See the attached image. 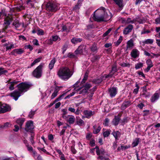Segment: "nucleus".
Masks as SVG:
<instances>
[{"instance_id":"obj_1","label":"nucleus","mask_w":160,"mask_h":160,"mask_svg":"<svg viewBox=\"0 0 160 160\" xmlns=\"http://www.w3.org/2000/svg\"><path fill=\"white\" fill-rule=\"evenodd\" d=\"M18 91L15 90L10 94L11 97L16 101L22 94L28 90L32 86V84L27 82H22L18 85Z\"/></svg>"},{"instance_id":"obj_2","label":"nucleus","mask_w":160,"mask_h":160,"mask_svg":"<svg viewBox=\"0 0 160 160\" xmlns=\"http://www.w3.org/2000/svg\"><path fill=\"white\" fill-rule=\"evenodd\" d=\"M102 14L100 15H96L94 14L93 18L94 20L97 22H106L111 18L112 16L109 11L103 7L98 10Z\"/></svg>"},{"instance_id":"obj_3","label":"nucleus","mask_w":160,"mask_h":160,"mask_svg":"<svg viewBox=\"0 0 160 160\" xmlns=\"http://www.w3.org/2000/svg\"><path fill=\"white\" fill-rule=\"evenodd\" d=\"M72 72L67 67H62L59 70L58 74L62 79L67 80L72 75Z\"/></svg>"},{"instance_id":"obj_4","label":"nucleus","mask_w":160,"mask_h":160,"mask_svg":"<svg viewBox=\"0 0 160 160\" xmlns=\"http://www.w3.org/2000/svg\"><path fill=\"white\" fill-rule=\"evenodd\" d=\"M91 86H92L90 84L87 83L84 86L81 88H79L77 89L75 88L72 93L65 97V99H66L67 98H69L70 97L73 96L76 93L79 94H85L87 93L88 89L90 88Z\"/></svg>"},{"instance_id":"obj_5","label":"nucleus","mask_w":160,"mask_h":160,"mask_svg":"<svg viewBox=\"0 0 160 160\" xmlns=\"http://www.w3.org/2000/svg\"><path fill=\"white\" fill-rule=\"evenodd\" d=\"M47 11L51 12H55L59 9V5L52 0H50L46 4Z\"/></svg>"},{"instance_id":"obj_6","label":"nucleus","mask_w":160,"mask_h":160,"mask_svg":"<svg viewBox=\"0 0 160 160\" xmlns=\"http://www.w3.org/2000/svg\"><path fill=\"white\" fill-rule=\"evenodd\" d=\"M42 67V65L40 64L33 71L32 74L34 77L39 78L41 76Z\"/></svg>"},{"instance_id":"obj_7","label":"nucleus","mask_w":160,"mask_h":160,"mask_svg":"<svg viewBox=\"0 0 160 160\" xmlns=\"http://www.w3.org/2000/svg\"><path fill=\"white\" fill-rule=\"evenodd\" d=\"M11 110L10 107L8 105L3 103L0 105V113H3Z\"/></svg>"},{"instance_id":"obj_8","label":"nucleus","mask_w":160,"mask_h":160,"mask_svg":"<svg viewBox=\"0 0 160 160\" xmlns=\"http://www.w3.org/2000/svg\"><path fill=\"white\" fill-rule=\"evenodd\" d=\"M34 128L33 122L32 121L27 122L25 128V130L27 131L32 130Z\"/></svg>"},{"instance_id":"obj_9","label":"nucleus","mask_w":160,"mask_h":160,"mask_svg":"<svg viewBox=\"0 0 160 160\" xmlns=\"http://www.w3.org/2000/svg\"><path fill=\"white\" fill-rule=\"evenodd\" d=\"M133 28V26L131 24L128 25L124 29L123 33L124 34L127 35L131 32Z\"/></svg>"},{"instance_id":"obj_10","label":"nucleus","mask_w":160,"mask_h":160,"mask_svg":"<svg viewBox=\"0 0 160 160\" xmlns=\"http://www.w3.org/2000/svg\"><path fill=\"white\" fill-rule=\"evenodd\" d=\"M17 83L16 81L8 82L7 84V87L10 90H12L14 89V86L17 85Z\"/></svg>"},{"instance_id":"obj_11","label":"nucleus","mask_w":160,"mask_h":160,"mask_svg":"<svg viewBox=\"0 0 160 160\" xmlns=\"http://www.w3.org/2000/svg\"><path fill=\"white\" fill-rule=\"evenodd\" d=\"M117 93V89L115 88H112L109 89V93L111 97H114Z\"/></svg>"},{"instance_id":"obj_12","label":"nucleus","mask_w":160,"mask_h":160,"mask_svg":"<svg viewBox=\"0 0 160 160\" xmlns=\"http://www.w3.org/2000/svg\"><path fill=\"white\" fill-rule=\"evenodd\" d=\"M94 112H92L90 110H85L83 112L85 117L88 118H90L94 114Z\"/></svg>"},{"instance_id":"obj_13","label":"nucleus","mask_w":160,"mask_h":160,"mask_svg":"<svg viewBox=\"0 0 160 160\" xmlns=\"http://www.w3.org/2000/svg\"><path fill=\"white\" fill-rule=\"evenodd\" d=\"M127 44V48L128 49H132L134 46L133 41L132 39L128 41Z\"/></svg>"},{"instance_id":"obj_14","label":"nucleus","mask_w":160,"mask_h":160,"mask_svg":"<svg viewBox=\"0 0 160 160\" xmlns=\"http://www.w3.org/2000/svg\"><path fill=\"white\" fill-rule=\"evenodd\" d=\"M159 95L158 93H155L152 97L151 100L152 102H154L157 100L159 98Z\"/></svg>"},{"instance_id":"obj_15","label":"nucleus","mask_w":160,"mask_h":160,"mask_svg":"<svg viewBox=\"0 0 160 160\" xmlns=\"http://www.w3.org/2000/svg\"><path fill=\"white\" fill-rule=\"evenodd\" d=\"M113 1L119 8H122L123 7V0H113Z\"/></svg>"},{"instance_id":"obj_16","label":"nucleus","mask_w":160,"mask_h":160,"mask_svg":"<svg viewBox=\"0 0 160 160\" xmlns=\"http://www.w3.org/2000/svg\"><path fill=\"white\" fill-rule=\"evenodd\" d=\"M59 38L58 36H55L52 37V39H50L48 41V43L49 44H52V41H56Z\"/></svg>"},{"instance_id":"obj_17","label":"nucleus","mask_w":160,"mask_h":160,"mask_svg":"<svg viewBox=\"0 0 160 160\" xmlns=\"http://www.w3.org/2000/svg\"><path fill=\"white\" fill-rule=\"evenodd\" d=\"M146 63L148 65L147 69L148 71L150 68L153 66L152 62L150 59H148L146 61Z\"/></svg>"},{"instance_id":"obj_18","label":"nucleus","mask_w":160,"mask_h":160,"mask_svg":"<svg viewBox=\"0 0 160 160\" xmlns=\"http://www.w3.org/2000/svg\"><path fill=\"white\" fill-rule=\"evenodd\" d=\"M119 121V118L118 116H115L112 121V123L115 125H117Z\"/></svg>"},{"instance_id":"obj_19","label":"nucleus","mask_w":160,"mask_h":160,"mask_svg":"<svg viewBox=\"0 0 160 160\" xmlns=\"http://www.w3.org/2000/svg\"><path fill=\"white\" fill-rule=\"evenodd\" d=\"M82 41V39L80 38H73L71 40V42L73 44H76L78 42H79Z\"/></svg>"},{"instance_id":"obj_20","label":"nucleus","mask_w":160,"mask_h":160,"mask_svg":"<svg viewBox=\"0 0 160 160\" xmlns=\"http://www.w3.org/2000/svg\"><path fill=\"white\" fill-rule=\"evenodd\" d=\"M139 54V52L138 51H132L131 52V55L132 57L134 58H136Z\"/></svg>"},{"instance_id":"obj_21","label":"nucleus","mask_w":160,"mask_h":160,"mask_svg":"<svg viewBox=\"0 0 160 160\" xmlns=\"http://www.w3.org/2000/svg\"><path fill=\"white\" fill-rule=\"evenodd\" d=\"M142 95L146 98H148L150 96V94L146 89H144L142 91Z\"/></svg>"},{"instance_id":"obj_22","label":"nucleus","mask_w":160,"mask_h":160,"mask_svg":"<svg viewBox=\"0 0 160 160\" xmlns=\"http://www.w3.org/2000/svg\"><path fill=\"white\" fill-rule=\"evenodd\" d=\"M154 40L151 39H147L142 41V42L144 44H151L153 43Z\"/></svg>"},{"instance_id":"obj_23","label":"nucleus","mask_w":160,"mask_h":160,"mask_svg":"<svg viewBox=\"0 0 160 160\" xmlns=\"http://www.w3.org/2000/svg\"><path fill=\"white\" fill-rule=\"evenodd\" d=\"M64 94H63L62 95H61L58 98L56 99L54 101V102L53 103H50V105H49L50 107L51 106H52L56 102H57L58 101H60L62 98L64 97Z\"/></svg>"},{"instance_id":"obj_24","label":"nucleus","mask_w":160,"mask_h":160,"mask_svg":"<svg viewBox=\"0 0 160 160\" xmlns=\"http://www.w3.org/2000/svg\"><path fill=\"white\" fill-rule=\"evenodd\" d=\"M5 47L8 50L13 49L14 47V45L11 43H9L6 44Z\"/></svg>"},{"instance_id":"obj_25","label":"nucleus","mask_w":160,"mask_h":160,"mask_svg":"<svg viewBox=\"0 0 160 160\" xmlns=\"http://www.w3.org/2000/svg\"><path fill=\"white\" fill-rule=\"evenodd\" d=\"M112 134L116 139H117L120 135V132L118 131H113Z\"/></svg>"},{"instance_id":"obj_26","label":"nucleus","mask_w":160,"mask_h":160,"mask_svg":"<svg viewBox=\"0 0 160 160\" xmlns=\"http://www.w3.org/2000/svg\"><path fill=\"white\" fill-rule=\"evenodd\" d=\"M139 142V139L136 138L134 140L132 143V147H134L138 145Z\"/></svg>"},{"instance_id":"obj_27","label":"nucleus","mask_w":160,"mask_h":160,"mask_svg":"<svg viewBox=\"0 0 160 160\" xmlns=\"http://www.w3.org/2000/svg\"><path fill=\"white\" fill-rule=\"evenodd\" d=\"M55 62L56 61L55 59H53L51 61L49 65V68L51 70L52 69V68H53L54 64L55 63Z\"/></svg>"},{"instance_id":"obj_28","label":"nucleus","mask_w":160,"mask_h":160,"mask_svg":"<svg viewBox=\"0 0 160 160\" xmlns=\"http://www.w3.org/2000/svg\"><path fill=\"white\" fill-rule=\"evenodd\" d=\"M24 121V120L22 118H19L17 121V123L18 124L20 127H21Z\"/></svg>"},{"instance_id":"obj_29","label":"nucleus","mask_w":160,"mask_h":160,"mask_svg":"<svg viewBox=\"0 0 160 160\" xmlns=\"http://www.w3.org/2000/svg\"><path fill=\"white\" fill-rule=\"evenodd\" d=\"M75 120V118L74 116H70L69 118L68 122L70 124H72L73 123Z\"/></svg>"},{"instance_id":"obj_30","label":"nucleus","mask_w":160,"mask_h":160,"mask_svg":"<svg viewBox=\"0 0 160 160\" xmlns=\"http://www.w3.org/2000/svg\"><path fill=\"white\" fill-rule=\"evenodd\" d=\"M77 124L80 126H82L84 124V121L80 118L77 119Z\"/></svg>"},{"instance_id":"obj_31","label":"nucleus","mask_w":160,"mask_h":160,"mask_svg":"<svg viewBox=\"0 0 160 160\" xmlns=\"http://www.w3.org/2000/svg\"><path fill=\"white\" fill-rule=\"evenodd\" d=\"M58 91V90L57 89H56L54 90V92L52 93L51 97L52 99H53L57 96Z\"/></svg>"},{"instance_id":"obj_32","label":"nucleus","mask_w":160,"mask_h":160,"mask_svg":"<svg viewBox=\"0 0 160 160\" xmlns=\"http://www.w3.org/2000/svg\"><path fill=\"white\" fill-rule=\"evenodd\" d=\"M136 22H137L139 24H143L145 22V20L143 18H136L135 19Z\"/></svg>"},{"instance_id":"obj_33","label":"nucleus","mask_w":160,"mask_h":160,"mask_svg":"<svg viewBox=\"0 0 160 160\" xmlns=\"http://www.w3.org/2000/svg\"><path fill=\"white\" fill-rule=\"evenodd\" d=\"M12 21V19L11 18H6L5 19L4 24L7 25H9L10 24L11 22Z\"/></svg>"},{"instance_id":"obj_34","label":"nucleus","mask_w":160,"mask_h":160,"mask_svg":"<svg viewBox=\"0 0 160 160\" xmlns=\"http://www.w3.org/2000/svg\"><path fill=\"white\" fill-rule=\"evenodd\" d=\"M136 22V20L135 19H133L132 20L130 18H128L127 20L126 21V23H133Z\"/></svg>"},{"instance_id":"obj_35","label":"nucleus","mask_w":160,"mask_h":160,"mask_svg":"<svg viewBox=\"0 0 160 160\" xmlns=\"http://www.w3.org/2000/svg\"><path fill=\"white\" fill-rule=\"evenodd\" d=\"M41 59V58H39L36 59H35L33 62L31 64V66H32L35 65L37 63L39 62Z\"/></svg>"},{"instance_id":"obj_36","label":"nucleus","mask_w":160,"mask_h":160,"mask_svg":"<svg viewBox=\"0 0 160 160\" xmlns=\"http://www.w3.org/2000/svg\"><path fill=\"white\" fill-rule=\"evenodd\" d=\"M142 63L141 62H138L135 65V68L136 69H138L142 67Z\"/></svg>"},{"instance_id":"obj_37","label":"nucleus","mask_w":160,"mask_h":160,"mask_svg":"<svg viewBox=\"0 0 160 160\" xmlns=\"http://www.w3.org/2000/svg\"><path fill=\"white\" fill-rule=\"evenodd\" d=\"M136 88H135L134 89L133 92L135 94H137L138 92V90L139 88V87L137 84H136Z\"/></svg>"},{"instance_id":"obj_38","label":"nucleus","mask_w":160,"mask_h":160,"mask_svg":"<svg viewBox=\"0 0 160 160\" xmlns=\"http://www.w3.org/2000/svg\"><path fill=\"white\" fill-rule=\"evenodd\" d=\"M7 72L6 70H4V68L2 67H0V76Z\"/></svg>"},{"instance_id":"obj_39","label":"nucleus","mask_w":160,"mask_h":160,"mask_svg":"<svg viewBox=\"0 0 160 160\" xmlns=\"http://www.w3.org/2000/svg\"><path fill=\"white\" fill-rule=\"evenodd\" d=\"M23 52V51H13V54L16 56L17 54H21Z\"/></svg>"},{"instance_id":"obj_40","label":"nucleus","mask_w":160,"mask_h":160,"mask_svg":"<svg viewBox=\"0 0 160 160\" xmlns=\"http://www.w3.org/2000/svg\"><path fill=\"white\" fill-rule=\"evenodd\" d=\"M115 72H112V71L109 73V74H108V75H105L104 77L106 78L112 77V76L113 75H114V74Z\"/></svg>"},{"instance_id":"obj_41","label":"nucleus","mask_w":160,"mask_h":160,"mask_svg":"<svg viewBox=\"0 0 160 160\" xmlns=\"http://www.w3.org/2000/svg\"><path fill=\"white\" fill-rule=\"evenodd\" d=\"M88 78V74L87 73H86L84 75V78H83L82 83H84L87 80Z\"/></svg>"},{"instance_id":"obj_42","label":"nucleus","mask_w":160,"mask_h":160,"mask_svg":"<svg viewBox=\"0 0 160 160\" xmlns=\"http://www.w3.org/2000/svg\"><path fill=\"white\" fill-rule=\"evenodd\" d=\"M122 41V38L121 37L116 42H115L114 43L116 46H118L120 44V43Z\"/></svg>"},{"instance_id":"obj_43","label":"nucleus","mask_w":160,"mask_h":160,"mask_svg":"<svg viewBox=\"0 0 160 160\" xmlns=\"http://www.w3.org/2000/svg\"><path fill=\"white\" fill-rule=\"evenodd\" d=\"M112 28H110L106 32H105L103 35V37L106 36L109 33H110L112 30Z\"/></svg>"},{"instance_id":"obj_44","label":"nucleus","mask_w":160,"mask_h":160,"mask_svg":"<svg viewBox=\"0 0 160 160\" xmlns=\"http://www.w3.org/2000/svg\"><path fill=\"white\" fill-rule=\"evenodd\" d=\"M16 28H18L20 26V24L18 21H14L12 24Z\"/></svg>"},{"instance_id":"obj_45","label":"nucleus","mask_w":160,"mask_h":160,"mask_svg":"<svg viewBox=\"0 0 160 160\" xmlns=\"http://www.w3.org/2000/svg\"><path fill=\"white\" fill-rule=\"evenodd\" d=\"M35 113V112L34 111H31L29 113V114L28 115V117L30 118H32L33 117Z\"/></svg>"},{"instance_id":"obj_46","label":"nucleus","mask_w":160,"mask_h":160,"mask_svg":"<svg viewBox=\"0 0 160 160\" xmlns=\"http://www.w3.org/2000/svg\"><path fill=\"white\" fill-rule=\"evenodd\" d=\"M110 132L108 131H106L104 132L103 133V135L105 137H108L109 135L110 134Z\"/></svg>"},{"instance_id":"obj_47","label":"nucleus","mask_w":160,"mask_h":160,"mask_svg":"<svg viewBox=\"0 0 160 160\" xmlns=\"http://www.w3.org/2000/svg\"><path fill=\"white\" fill-rule=\"evenodd\" d=\"M37 34L39 35H43L44 34V32L42 29H39L38 31Z\"/></svg>"},{"instance_id":"obj_48","label":"nucleus","mask_w":160,"mask_h":160,"mask_svg":"<svg viewBox=\"0 0 160 160\" xmlns=\"http://www.w3.org/2000/svg\"><path fill=\"white\" fill-rule=\"evenodd\" d=\"M94 129H95L94 128ZM101 129V128L100 127H98V128L96 130L95 129V130L93 131V133L94 134H97V133H98L100 131Z\"/></svg>"},{"instance_id":"obj_49","label":"nucleus","mask_w":160,"mask_h":160,"mask_svg":"<svg viewBox=\"0 0 160 160\" xmlns=\"http://www.w3.org/2000/svg\"><path fill=\"white\" fill-rule=\"evenodd\" d=\"M25 49H29L32 50L33 49V48L32 46L30 45H26L24 47Z\"/></svg>"},{"instance_id":"obj_50","label":"nucleus","mask_w":160,"mask_h":160,"mask_svg":"<svg viewBox=\"0 0 160 160\" xmlns=\"http://www.w3.org/2000/svg\"><path fill=\"white\" fill-rule=\"evenodd\" d=\"M109 122V120L108 118H106L105 119L103 124L105 126H108V125Z\"/></svg>"},{"instance_id":"obj_51","label":"nucleus","mask_w":160,"mask_h":160,"mask_svg":"<svg viewBox=\"0 0 160 160\" xmlns=\"http://www.w3.org/2000/svg\"><path fill=\"white\" fill-rule=\"evenodd\" d=\"M85 49V46L84 45L80 46L77 50H84Z\"/></svg>"},{"instance_id":"obj_52","label":"nucleus","mask_w":160,"mask_h":160,"mask_svg":"<svg viewBox=\"0 0 160 160\" xmlns=\"http://www.w3.org/2000/svg\"><path fill=\"white\" fill-rule=\"evenodd\" d=\"M32 43L33 45H39L38 41V40L36 39L33 40L32 41Z\"/></svg>"},{"instance_id":"obj_53","label":"nucleus","mask_w":160,"mask_h":160,"mask_svg":"<svg viewBox=\"0 0 160 160\" xmlns=\"http://www.w3.org/2000/svg\"><path fill=\"white\" fill-rule=\"evenodd\" d=\"M11 126V124L10 123H9V122H7L4 124L3 126V127L6 128L7 127H9Z\"/></svg>"},{"instance_id":"obj_54","label":"nucleus","mask_w":160,"mask_h":160,"mask_svg":"<svg viewBox=\"0 0 160 160\" xmlns=\"http://www.w3.org/2000/svg\"><path fill=\"white\" fill-rule=\"evenodd\" d=\"M19 37L20 40H22L23 41H26V38L24 36L20 35Z\"/></svg>"},{"instance_id":"obj_55","label":"nucleus","mask_w":160,"mask_h":160,"mask_svg":"<svg viewBox=\"0 0 160 160\" xmlns=\"http://www.w3.org/2000/svg\"><path fill=\"white\" fill-rule=\"evenodd\" d=\"M121 66L123 67H129L130 66V65L128 63H123L122 64Z\"/></svg>"},{"instance_id":"obj_56","label":"nucleus","mask_w":160,"mask_h":160,"mask_svg":"<svg viewBox=\"0 0 160 160\" xmlns=\"http://www.w3.org/2000/svg\"><path fill=\"white\" fill-rule=\"evenodd\" d=\"M92 134L91 133H88L86 135V138L88 139H90L92 137Z\"/></svg>"},{"instance_id":"obj_57","label":"nucleus","mask_w":160,"mask_h":160,"mask_svg":"<svg viewBox=\"0 0 160 160\" xmlns=\"http://www.w3.org/2000/svg\"><path fill=\"white\" fill-rule=\"evenodd\" d=\"M15 128L13 129V130L15 132H17L19 129V127L17 125H15L14 126Z\"/></svg>"},{"instance_id":"obj_58","label":"nucleus","mask_w":160,"mask_h":160,"mask_svg":"<svg viewBox=\"0 0 160 160\" xmlns=\"http://www.w3.org/2000/svg\"><path fill=\"white\" fill-rule=\"evenodd\" d=\"M37 148L40 151H42L44 152H46V150L43 148L38 147Z\"/></svg>"},{"instance_id":"obj_59","label":"nucleus","mask_w":160,"mask_h":160,"mask_svg":"<svg viewBox=\"0 0 160 160\" xmlns=\"http://www.w3.org/2000/svg\"><path fill=\"white\" fill-rule=\"evenodd\" d=\"M100 158L102 160H109V159L108 158H103L102 156H99L98 158Z\"/></svg>"},{"instance_id":"obj_60","label":"nucleus","mask_w":160,"mask_h":160,"mask_svg":"<svg viewBox=\"0 0 160 160\" xmlns=\"http://www.w3.org/2000/svg\"><path fill=\"white\" fill-rule=\"evenodd\" d=\"M149 111L148 110H145L144 111V113L143 114V116H145L147 115L149 113Z\"/></svg>"},{"instance_id":"obj_61","label":"nucleus","mask_w":160,"mask_h":160,"mask_svg":"<svg viewBox=\"0 0 160 160\" xmlns=\"http://www.w3.org/2000/svg\"><path fill=\"white\" fill-rule=\"evenodd\" d=\"M96 149V152L97 154L98 155H99L100 154V151L99 148L97 147H96L94 149Z\"/></svg>"},{"instance_id":"obj_62","label":"nucleus","mask_w":160,"mask_h":160,"mask_svg":"<svg viewBox=\"0 0 160 160\" xmlns=\"http://www.w3.org/2000/svg\"><path fill=\"white\" fill-rule=\"evenodd\" d=\"M112 46V44L110 43H107L104 45V46L107 48H109Z\"/></svg>"},{"instance_id":"obj_63","label":"nucleus","mask_w":160,"mask_h":160,"mask_svg":"<svg viewBox=\"0 0 160 160\" xmlns=\"http://www.w3.org/2000/svg\"><path fill=\"white\" fill-rule=\"evenodd\" d=\"M68 45L67 43H65L63 47V50H66L68 47Z\"/></svg>"},{"instance_id":"obj_64","label":"nucleus","mask_w":160,"mask_h":160,"mask_svg":"<svg viewBox=\"0 0 160 160\" xmlns=\"http://www.w3.org/2000/svg\"><path fill=\"white\" fill-rule=\"evenodd\" d=\"M155 22L157 24H160V17L157 18L155 19Z\"/></svg>"}]
</instances>
